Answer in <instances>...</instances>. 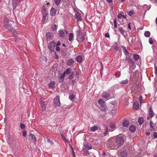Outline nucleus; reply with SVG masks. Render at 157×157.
<instances>
[{
	"label": "nucleus",
	"mask_w": 157,
	"mask_h": 157,
	"mask_svg": "<svg viewBox=\"0 0 157 157\" xmlns=\"http://www.w3.org/2000/svg\"><path fill=\"white\" fill-rule=\"evenodd\" d=\"M75 17L77 20L78 21H81L82 20L81 14L79 13H75Z\"/></svg>",
	"instance_id": "obj_12"
},
{
	"label": "nucleus",
	"mask_w": 157,
	"mask_h": 157,
	"mask_svg": "<svg viewBox=\"0 0 157 157\" xmlns=\"http://www.w3.org/2000/svg\"><path fill=\"white\" fill-rule=\"evenodd\" d=\"M129 130L131 132H134L136 130V127L134 125H132L130 127Z\"/></svg>",
	"instance_id": "obj_18"
},
{
	"label": "nucleus",
	"mask_w": 157,
	"mask_h": 157,
	"mask_svg": "<svg viewBox=\"0 0 157 157\" xmlns=\"http://www.w3.org/2000/svg\"><path fill=\"white\" fill-rule=\"evenodd\" d=\"M124 142V139L119 136L116 139H110L107 142V146L111 149H117L119 147L123 145Z\"/></svg>",
	"instance_id": "obj_1"
},
{
	"label": "nucleus",
	"mask_w": 157,
	"mask_h": 157,
	"mask_svg": "<svg viewBox=\"0 0 157 157\" xmlns=\"http://www.w3.org/2000/svg\"><path fill=\"white\" fill-rule=\"evenodd\" d=\"M130 23H128V29H131V26H130Z\"/></svg>",
	"instance_id": "obj_63"
},
{
	"label": "nucleus",
	"mask_w": 157,
	"mask_h": 157,
	"mask_svg": "<svg viewBox=\"0 0 157 157\" xmlns=\"http://www.w3.org/2000/svg\"><path fill=\"white\" fill-rule=\"evenodd\" d=\"M153 123L152 122V121H150V126H151V127L152 128H153Z\"/></svg>",
	"instance_id": "obj_55"
},
{
	"label": "nucleus",
	"mask_w": 157,
	"mask_h": 157,
	"mask_svg": "<svg viewBox=\"0 0 157 157\" xmlns=\"http://www.w3.org/2000/svg\"><path fill=\"white\" fill-rule=\"evenodd\" d=\"M149 116L151 118H152L154 116V113L151 108L150 107L149 109Z\"/></svg>",
	"instance_id": "obj_19"
},
{
	"label": "nucleus",
	"mask_w": 157,
	"mask_h": 157,
	"mask_svg": "<svg viewBox=\"0 0 157 157\" xmlns=\"http://www.w3.org/2000/svg\"><path fill=\"white\" fill-rule=\"evenodd\" d=\"M151 35L149 31H146L144 33V36L146 37H150Z\"/></svg>",
	"instance_id": "obj_37"
},
{
	"label": "nucleus",
	"mask_w": 157,
	"mask_h": 157,
	"mask_svg": "<svg viewBox=\"0 0 157 157\" xmlns=\"http://www.w3.org/2000/svg\"><path fill=\"white\" fill-rule=\"evenodd\" d=\"M155 74H157V67L155 66Z\"/></svg>",
	"instance_id": "obj_58"
},
{
	"label": "nucleus",
	"mask_w": 157,
	"mask_h": 157,
	"mask_svg": "<svg viewBox=\"0 0 157 157\" xmlns=\"http://www.w3.org/2000/svg\"><path fill=\"white\" fill-rule=\"evenodd\" d=\"M143 97L141 95H140V105H141L142 103V101H143Z\"/></svg>",
	"instance_id": "obj_50"
},
{
	"label": "nucleus",
	"mask_w": 157,
	"mask_h": 157,
	"mask_svg": "<svg viewBox=\"0 0 157 157\" xmlns=\"http://www.w3.org/2000/svg\"><path fill=\"white\" fill-rule=\"evenodd\" d=\"M130 124V122L128 120H124L123 123L122 125L123 126L125 127H127Z\"/></svg>",
	"instance_id": "obj_14"
},
{
	"label": "nucleus",
	"mask_w": 157,
	"mask_h": 157,
	"mask_svg": "<svg viewBox=\"0 0 157 157\" xmlns=\"http://www.w3.org/2000/svg\"><path fill=\"white\" fill-rule=\"evenodd\" d=\"M75 98V95L74 94H71L69 95V98L70 100H73Z\"/></svg>",
	"instance_id": "obj_43"
},
{
	"label": "nucleus",
	"mask_w": 157,
	"mask_h": 157,
	"mask_svg": "<svg viewBox=\"0 0 157 157\" xmlns=\"http://www.w3.org/2000/svg\"><path fill=\"white\" fill-rule=\"evenodd\" d=\"M154 133H155V134H154V137L155 138H156L157 137V133H156V132H154Z\"/></svg>",
	"instance_id": "obj_61"
},
{
	"label": "nucleus",
	"mask_w": 157,
	"mask_h": 157,
	"mask_svg": "<svg viewBox=\"0 0 157 157\" xmlns=\"http://www.w3.org/2000/svg\"><path fill=\"white\" fill-rule=\"evenodd\" d=\"M123 12H121L118 15L117 17L118 19L120 20L122 18L123 14Z\"/></svg>",
	"instance_id": "obj_38"
},
{
	"label": "nucleus",
	"mask_w": 157,
	"mask_h": 157,
	"mask_svg": "<svg viewBox=\"0 0 157 157\" xmlns=\"http://www.w3.org/2000/svg\"><path fill=\"white\" fill-rule=\"evenodd\" d=\"M42 13H44L45 14H47L48 13L46 7L44 6H43L42 7Z\"/></svg>",
	"instance_id": "obj_25"
},
{
	"label": "nucleus",
	"mask_w": 157,
	"mask_h": 157,
	"mask_svg": "<svg viewBox=\"0 0 157 157\" xmlns=\"http://www.w3.org/2000/svg\"><path fill=\"white\" fill-rule=\"evenodd\" d=\"M114 27L115 28H117V21L116 19H115L114 20Z\"/></svg>",
	"instance_id": "obj_42"
},
{
	"label": "nucleus",
	"mask_w": 157,
	"mask_h": 157,
	"mask_svg": "<svg viewBox=\"0 0 157 157\" xmlns=\"http://www.w3.org/2000/svg\"><path fill=\"white\" fill-rule=\"evenodd\" d=\"M46 101V100L45 98H41L40 100V105H45L44 103Z\"/></svg>",
	"instance_id": "obj_17"
},
{
	"label": "nucleus",
	"mask_w": 157,
	"mask_h": 157,
	"mask_svg": "<svg viewBox=\"0 0 157 157\" xmlns=\"http://www.w3.org/2000/svg\"><path fill=\"white\" fill-rule=\"evenodd\" d=\"M56 50L57 51H59L60 50V48L59 47L57 46L56 48Z\"/></svg>",
	"instance_id": "obj_57"
},
{
	"label": "nucleus",
	"mask_w": 157,
	"mask_h": 157,
	"mask_svg": "<svg viewBox=\"0 0 157 157\" xmlns=\"http://www.w3.org/2000/svg\"><path fill=\"white\" fill-rule=\"evenodd\" d=\"M74 35L73 33H70L69 34V41H71L72 40L73 38Z\"/></svg>",
	"instance_id": "obj_35"
},
{
	"label": "nucleus",
	"mask_w": 157,
	"mask_h": 157,
	"mask_svg": "<svg viewBox=\"0 0 157 157\" xmlns=\"http://www.w3.org/2000/svg\"><path fill=\"white\" fill-rule=\"evenodd\" d=\"M73 76H74L73 73H72L69 76L68 78L69 79H70V80H71L73 78Z\"/></svg>",
	"instance_id": "obj_49"
},
{
	"label": "nucleus",
	"mask_w": 157,
	"mask_h": 157,
	"mask_svg": "<svg viewBox=\"0 0 157 157\" xmlns=\"http://www.w3.org/2000/svg\"><path fill=\"white\" fill-rule=\"evenodd\" d=\"M133 107L135 109H137L139 108V105L138 102L135 101L134 102L133 105Z\"/></svg>",
	"instance_id": "obj_22"
},
{
	"label": "nucleus",
	"mask_w": 157,
	"mask_h": 157,
	"mask_svg": "<svg viewBox=\"0 0 157 157\" xmlns=\"http://www.w3.org/2000/svg\"><path fill=\"white\" fill-rule=\"evenodd\" d=\"M114 49L116 51H117L118 49V47L117 46H115L114 47Z\"/></svg>",
	"instance_id": "obj_60"
},
{
	"label": "nucleus",
	"mask_w": 157,
	"mask_h": 157,
	"mask_svg": "<svg viewBox=\"0 0 157 157\" xmlns=\"http://www.w3.org/2000/svg\"><path fill=\"white\" fill-rule=\"evenodd\" d=\"M20 128L22 129H24L25 128V126L24 124H20Z\"/></svg>",
	"instance_id": "obj_45"
},
{
	"label": "nucleus",
	"mask_w": 157,
	"mask_h": 157,
	"mask_svg": "<svg viewBox=\"0 0 157 157\" xmlns=\"http://www.w3.org/2000/svg\"><path fill=\"white\" fill-rule=\"evenodd\" d=\"M118 30L120 33L124 36H125V34H127L125 30L121 27H120L118 28Z\"/></svg>",
	"instance_id": "obj_10"
},
{
	"label": "nucleus",
	"mask_w": 157,
	"mask_h": 157,
	"mask_svg": "<svg viewBox=\"0 0 157 157\" xmlns=\"http://www.w3.org/2000/svg\"><path fill=\"white\" fill-rule=\"evenodd\" d=\"M59 36L61 37H63L67 33V31L65 30L61 29L59 31Z\"/></svg>",
	"instance_id": "obj_7"
},
{
	"label": "nucleus",
	"mask_w": 157,
	"mask_h": 157,
	"mask_svg": "<svg viewBox=\"0 0 157 157\" xmlns=\"http://www.w3.org/2000/svg\"><path fill=\"white\" fill-rule=\"evenodd\" d=\"M98 103L101 106L105 105V102L102 99H101L99 100Z\"/></svg>",
	"instance_id": "obj_21"
},
{
	"label": "nucleus",
	"mask_w": 157,
	"mask_h": 157,
	"mask_svg": "<svg viewBox=\"0 0 157 157\" xmlns=\"http://www.w3.org/2000/svg\"><path fill=\"white\" fill-rule=\"evenodd\" d=\"M60 44H61L60 41H58V42L57 43L56 45L57 46L60 45Z\"/></svg>",
	"instance_id": "obj_59"
},
{
	"label": "nucleus",
	"mask_w": 157,
	"mask_h": 157,
	"mask_svg": "<svg viewBox=\"0 0 157 157\" xmlns=\"http://www.w3.org/2000/svg\"><path fill=\"white\" fill-rule=\"evenodd\" d=\"M56 13V10L53 7H52L50 11L51 15L53 16H54Z\"/></svg>",
	"instance_id": "obj_16"
},
{
	"label": "nucleus",
	"mask_w": 157,
	"mask_h": 157,
	"mask_svg": "<svg viewBox=\"0 0 157 157\" xmlns=\"http://www.w3.org/2000/svg\"><path fill=\"white\" fill-rule=\"evenodd\" d=\"M18 0H13L12 1V4L13 7L15 8L16 4L18 2Z\"/></svg>",
	"instance_id": "obj_34"
},
{
	"label": "nucleus",
	"mask_w": 157,
	"mask_h": 157,
	"mask_svg": "<svg viewBox=\"0 0 157 157\" xmlns=\"http://www.w3.org/2000/svg\"><path fill=\"white\" fill-rule=\"evenodd\" d=\"M117 78H119L120 75V74L119 72H117L115 74Z\"/></svg>",
	"instance_id": "obj_51"
},
{
	"label": "nucleus",
	"mask_w": 157,
	"mask_h": 157,
	"mask_svg": "<svg viewBox=\"0 0 157 157\" xmlns=\"http://www.w3.org/2000/svg\"><path fill=\"white\" fill-rule=\"evenodd\" d=\"M149 42L150 44H153V40L152 38H150L149 39Z\"/></svg>",
	"instance_id": "obj_47"
},
{
	"label": "nucleus",
	"mask_w": 157,
	"mask_h": 157,
	"mask_svg": "<svg viewBox=\"0 0 157 157\" xmlns=\"http://www.w3.org/2000/svg\"><path fill=\"white\" fill-rule=\"evenodd\" d=\"M76 60L78 63H81L82 61V57L80 56H78L76 58Z\"/></svg>",
	"instance_id": "obj_28"
},
{
	"label": "nucleus",
	"mask_w": 157,
	"mask_h": 157,
	"mask_svg": "<svg viewBox=\"0 0 157 157\" xmlns=\"http://www.w3.org/2000/svg\"><path fill=\"white\" fill-rule=\"evenodd\" d=\"M123 14V16H122V18H124V19H126V15H124V14Z\"/></svg>",
	"instance_id": "obj_64"
},
{
	"label": "nucleus",
	"mask_w": 157,
	"mask_h": 157,
	"mask_svg": "<svg viewBox=\"0 0 157 157\" xmlns=\"http://www.w3.org/2000/svg\"><path fill=\"white\" fill-rule=\"evenodd\" d=\"M57 25L55 24L51 26V28L53 31H55L57 30Z\"/></svg>",
	"instance_id": "obj_32"
},
{
	"label": "nucleus",
	"mask_w": 157,
	"mask_h": 157,
	"mask_svg": "<svg viewBox=\"0 0 157 157\" xmlns=\"http://www.w3.org/2000/svg\"><path fill=\"white\" fill-rule=\"evenodd\" d=\"M101 155L102 156L104 157L105 155V152L104 151L103 152Z\"/></svg>",
	"instance_id": "obj_62"
},
{
	"label": "nucleus",
	"mask_w": 157,
	"mask_h": 157,
	"mask_svg": "<svg viewBox=\"0 0 157 157\" xmlns=\"http://www.w3.org/2000/svg\"><path fill=\"white\" fill-rule=\"evenodd\" d=\"M29 140L35 144L36 142V138L35 135L32 133H30L29 136Z\"/></svg>",
	"instance_id": "obj_6"
},
{
	"label": "nucleus",
	"mask_w": 157,
	"mask_h": 157,
	"mask_svg": "<svg viewBox=\"0 0 157 157\" xmlns=\"http://www.w3.org/2000/svg\"><path fill=\"white\" fill-rule=\"evenodd\" d=\"M22 133H23V136L25 137V136H26V131H24L22 132Z\"/></svg>",
	"instance_id": "obj_54"
},
{
	"label": "nucleus",
	"mask_w": 157,
	"mask_h": 157,
	"mask_svg": "<svg viewBox=\"0 0 157 157\" xmlns=\"http://www.w3.org/2000/svg\"><path fill=\"white\" fill-rule=\"evenodd\" d=\"M71 70V69L70 68H68L67 69V70L63 73V74H64L65 75L66 74L67 75H68L70 71Z\"/></svg>",
	"instance_id": "obj_36"
},
{
	"label": "nucleus",
	"mask_w": 157,
	"mask_h": 157,
	"mask_svg": "<svg viewBox=\"0 0 157 157\" xmlns=\"http://www.w3.org/2000/svg\"><path fill=\"white\" fill-rule=\"evenodd\" d=\"M41 106L43 111H44L46 110V107L45 105H41Z\"/></svg>",
	"instance_id": "obj_41"
},
{
	"label": "nucleus",
	"mask_w": 157,
	"mask_h": 157,
	"mask_svg": "<svg viewBox=\"0 0 157 157\" xmlns=\"http://www.w3.org/2000/svg\"><path fill=\"white\" fill-rule=\"evenodd\" d=\"M102 97L105 98H110L109 94L107 92H104L102 94Z\"/></svg>",
	"instance_id": "obj_13"
},
{
	"label": "nucleus",
	"mask_w": 157,
	"mask_h": 157,
	"mask_svg": "<svg viewBox=\"0 0 157 157\" xmlns=\"http://www.w3.org/2000/svg\"><path fill=\"white\" fill-rule=\"evenodd\" d=\"M84 146L88 150H90L92 148V146L91 144L89 143H85L84 144Z\"/></svg>",
	"instance_id": "obj_11"
},
{
	"label": "nucleus",
	"mask_w": 157,
	"mask_h": 157,
	"mask_svg": "<svg viewBox=\"0 0 157 157\" xmlns=\"http://www.w3.org/2000/svg\"><path fill=\"white\" fill-rule=\"evenodd\" d=\"M105 36L107 38H109V35L108 33H107L105 34Z\"/></svg>",
	"instance_id": "obj_56"
},
{
	"label": "nucleus",
	"mask_w": 157,
	"mask_h": 157,
	"mask_svg": "<svg viewBox=\"0 0 157 157\" xmlns=\"http://www.w3.org/2000/svg\"><path fill=\"white\" fill-rule=\"evenodd\" d=\"M100 110L103 112H106L108 110L107 108L105 105L101 106L100 108Z\"/></svg>",
	"instance_id": "obj_24"
},
{
	"label": "nucleus",
	"mask_w": 157,
	"mask_h": 157,
	"mask_svg": "<svg viewBox=\"0 0 157 157\" xmlns=\"http://www.w3.org/2000/svg\"><path fill=\"white\" fill-rule=\"evenodd\" d=\"M67 65L69 66H71L72 65H74L75 63L74 60L72 59H68L67 61L66 62Z\"/></svg>",
	"instance_id": "obj_9"
},
{
	"label": "nucleus",
	"mask_w": 157,
	"mask_h": 157,
	"mask_svg": "<svg viewBox=\"0 0 157 157\" xmlns=\"http://www.w3.org/2000/svg\"><path fill=\"white\" fill-rule=\"evenodd\" d=\"M54 35L51 33L47 32L46 34V37L47 41L50 40L53 37Z\"/></svg>",
	"instance_id": "obj_8"
},
{
	"label": "nucleus",
	"mask_w": 157,
	"mask_h": 157,
	"mask_svg": "<svg viewBox=\"0 0 157 157\" xmlns=\"http://www.w3.org/2000/svg\"><path fill=\"white\" fill-rule=\"evenodd\" d=\"M47 14H44L43 15V20L44 21V22H46V17L47 16Z\"/></svg>",
	"instance_id": "obj_46"
},
{
	"label": "nucleus",
	"mask_w": 157,
	"mask_h": 157,
	"mask_svg": "<svg viewBox=\"0 0 157 157\" xmlns=\"http://www.w3.org/2000/svg\"><path fill=\"white\" fill-rule=\"evenodd\" d=\"M55 83L53 82H51L49 84V87L50 88H53L55 87Z\"/></svg>",
	"instance_id": "obj_30"
},
{
	"label": "nucleus",
	"mask_w": 157,
	"mask_h": 157,
	"mask_svg": "<svg viewBox=\"0 0 157 157\" xmlns=\"http://www.w3.org/2000/svg\"><path fill=\"white\" fill-rule=\"evenodd\" d=\"M128 83V79L121 81L120 82V83L122 85L127 84Z\"/></svg>",
	"instance_id": "obj_23"
},
{
	"label": "nucleus",
	"mask_w": 157,
	"mask_h": 157,
	"mask_svg": "<svg viewBox=\"0 0 157 157\" xmlns=\"http://www.w3.org/2000/svg\"><path fill=\"white\" fill-rule=\"evenodd\" d=\"M61 0H54V2L56 5H59L61 3Z\"/></svg>",
	"instance_id": "obj_39"
},
{
	"label": "nucleus",
	"mask_w": 157,
	"mask_h": 157,
	"mask_svg": "<svg viewBox=\"0 0 157 157\" xmlns=\"http://www.w3.org/2000/svg\"><path fill=\"white\" fill-rule=\"evenodd\" d=\"M138 122L140 124H141L144 122V118L142 117H140L138 119Z\"/></svg>",
	"instance_id": "obj_27"
},
{
	"label": "nucleus",
	"mask_w": 157,
	"mask_h": 157,
	"mask_svg": "<svg viewBox=\"0 0 157 157\" xmlns=\"http://www.w3.org/2000/svg\"><path fill=\"white\" fill-rule=\"evenodd\" d=\"M59 96L57 95L54 99V106L55 107L59 106L60 105L59 100Z\"/></svg>",
	"instance_id": "obj_4"
},
{
	"label": "nucleus",
	"mask_w": 157,
	"mask_h": 157,
	"mask_svg": "<svg viewBox=\"0 0 157 157\" xmlns=\"http://www.w3.org/2000/svg\"><path fill=\"white\" fill-rule=\"evenodd\" d=\"M110 127L112 129L111 131L114 130L115 129V124L114 123H111L110 124Z\"/></svg>",
	"instance_id": "obj_31"
},
{
	"label": "nucleus",
	"mask_w": 157,
	"mask_h": 157,
	"mask_svg": "<svg viewBox=\"0 0 157 157\" xmlns=\"http://www.w3.org/2000/svg\"><path fill=\"white\" fill-rule=\"evenodd\" d=\"M3 25L6 29L10 30L11 28V25L9 23V21L7 19H4Z\"/></svg>",
	"instance_id": "obj_5"
},
{
	"label": "nucleus",
	"mask_w": 157,
	"mask_h": 157,
	"mask_svg": "<svg viewBox=\"0 0 157 157\" xmlns=\"http://www.w3.org/2000/svg\"><path fill=\"white\" fill-rule=\"evenodd\" d=\"M140 57V56L138 55L134 54L133 55V57L135 60L136 61H137L138 59H139Z\"/></svg>",
	"instance_id": "obj_29"
},
{
	"label": "nucleus",
	"mask_w": 157,
	"mask_h": 157,
	"mask_svg": "<svg viewBox=\"0 0 157 157\" xmlns=\"http://www.w3.org/2000/svg\"><path fill=\"white\" fill-rule=\"evenodd\" d=\"M134 11L132 10H131L129 11V15L130 16H131L132 14L134 13Z\"/></svg>",
	"instance_id": "obj_52"
},
{
	"label": "nucleus",
	"mask_w": 157,
	"mask_h": 157,
	"mask_svg": "<svg viewBox=\"0 0 157 157\" xmlns=\"http://www.w3.org/2000/svg\"><path fill=\"white\" fill-rule=\"evenodd\" d=\"M13 36L15 37V38L16 39L15 41H16V40H17V39L18 34L17 33L15 32V33H13Z\"/></svg>",
	"instance_id": "obj_44"
},
{
	"label": "nucleus",
	"mask_w": 157,
	"mask_h": 157,
	"mask_svg": "<svg viewBox=\"0 0 157 157\" xmlns=\"http://www.w3.org/2000/svg\"><path fill=\"white\" fill-rule=\"evenodd\" d=\"M48 142L50 144L52 145L53 144V142L50 140L48 139L47 140Z\"/></svg>",
	"instance_id": "obj_53"
},
{
	"label": "nucleus",
	"mask_w": 157,
	"mask_h": 157,
	"mask_svg": "<svg viewBox=\"0 0 157 157\" xmlns=\"http://www.w3.org/2000/svg\"><path fill=\"white\" fill-rule=\"evenodd\" d=\"M108 132V128L107 127H105V132L104 133V135L105 136H106L107 135Z\"/></svg>",
	"instance_id": "obj_48"
},
{
	"label": "nucleus",
	"mask_w": 157,
	"mask_h": 157,
	"mask_svg": "<svg viewBox=\"0 0 157 157\" xmlns=\"http://www.w3.org/2000/svg\"><path fill=\"white\" fill-rule=\"evenodd\" d=\"M123 52H124V53L125 55L128 56V54H129L128 52L125 48H124Z\"/></svg>",
	"instance_id": "obj_40"
},
{
	"label": "nucleus",
	"mask_w": 157,
	"mask_h": 157,
	"mask_svg": "<svg viewBox=\"0 0 157 157\" xmlns=\"http://www.w3.org/2000/svg\"><path fill=\"white\" fill-rule=\"evenodd\" d=\"M126 59L128 61V63H131L132 65H135V62L133 61L129 57L127 56L126 58Z\"/></svg>",
	"instance_id": "obj_15"
},
{
	"label": "nucleus",
	"mask_w": 157,
	"mask_h": 157,
	"mask_svg": "<svg viewBox=\"0 0 157 157\" xmlns=\"http://www.w3.org/2000/svg\"><path fill=\"white\" fill-rule=\"evenodd\" d=\"M56 45V42L54 41L50 42L48 44V48L51 52H54Z\"/></svg>",
	"instance_id": "obj_3"
},
{
	"label": "nucleus",
	"mask_w": 157,
	"mask_h": 157,
	"mask_svg": "<svg viewBox=\"0 0 157 157\" xmlns=\"http://www.w3.org/2000/svg\"><path fill=\"white\" fill-rule=\"evenodd\" d=\"M120 155L122 157H127V152L125 151H121L120 153Z\"/></svg>",
	"instance_id": "obj_20"
},
{
	"label": "nucleus",
	"mask_w": 157,
	"mask_h": 157,
	"mask_svg": "<svg viewBox=\"0 0 157 157\" xmlns=\"http://www.w3.org/2000/svg\"><path fill=\"white\" fill-rule=\"evenodd\" d=\"M77 40L80 43H82L86 39V33L82 32L81 30H78L76 31Z\"/></svg>",
	"instance_id": "obj_2"
},
{
	"label": "nucleus",
	"mask_w": 157,
	"mask_h": 157,
	"mask_svg": "<svg viewBox=\"0 0 157 157\" xmlns=\"http://www.w3.org/2000/svg\"><path fill=\"white\" fill-rule=\"evenodd\" d=\"M98 128V127L97 126H94L93 127H91L90 129V131L91 132H95L96 130H97Z\"/></svg>",
	"instance_id": "obj_26"
},
{
	"label": "nucleus",
	"mask_w": 157,
	"mask_h": 157,
	"mask_svg": "<svg viewBox=\"0 0 157 157\" xmlns=\"http://www.w3.org/2000/svg\"><path fill=\"white\" fill-rule=\"evenodd\" d=\"M65 76V75H64V74H63V75L60 76L59 78V82H62L64 80Z\"/></svg>",
	"instance_id": "obj_33"
}]
</instances>
